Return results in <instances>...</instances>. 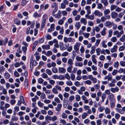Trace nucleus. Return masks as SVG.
Listing matches in <instances>:
<instances>
[{
  "instance_id": "38",
  "label": "nucleus",
  "mask_w": 125,
  "mask_h": 125,
  "mask_svg": "<svg viewBox=\"0 0 125 125\" xmlns=\"http://www.w3.org/2000/svg\"><path fill=\"white\" fill-rule=\"evenodd\" d=\"M110 40L113 42H115L117 41V38L116 37L114 36Z\"/></svg>"
},
{
  "instance_id": "34",
  "label": "nucleus",
  "mask_w": 125,
  "mask_h": 125,
  "mask_svg": "<svg viewBox=\"0 0 125 125\" xmlns=\"http://www.w3.org/2000/svg\"><path fill=\"white\" fill-rule=\"evenodd\" d=\"M119 40L122 42H124L125 41V34H123L120 38Z\"/></svg>"
},
{
  "instance_id": "49",
  "label": "nucleus",
  "mask_w": 125,
  "mask_h": 125,
  "mask_svg": "<svg viewBox=\"0 0 125 125\" xmlns=\"http://www.w3.org/2000/svg\"><path fill=\"white\" fill-rule=\"evenodd\" d=\"M101 51V49L100 48H98L96 49V51L97 55H99L100 54V52Z\"/></svg>"
},
{
  "instance_id": "62",
  "label": "nucleus",
  "mask_w": 125,
  "mask_h": 125,
  "mask_svg": "<svg viewBox=\"0 0 125 125\" xmlns=\"http://www.w3.org/2000/svg\"><path fill=\"white\" fill-rule=\"evenodd\" d=\"M62 117L63 118L66 119L67 117V115L64 113L63 112L62 114Z\"/></svg>"
},
{
  "instance_id": "23",
  "label": "nucleus",
  "mask_w": 125,
  "mask_h": 125,
  "mask_svg": "<svg viewBox=\"0 0 125 125\" xmlns=\"http://www.w3.org/2000/svg\"><path fill=\"white\" fill-rule=\"evenodd\" d=\"M106 28L105 27H104L102 30L101 32V33L102 36H104L106 34Z\"/></svg>"
},
{
  "instance_id": "56",
  "label": "nucleus",
  "mask_w": 125,
  "mask_h": 125,
  "mask_svg": "<svg viewBox=\"0 0 125 125\" xmlns=\"http://www.w3.org/2000/svg\"><path fill=\"white\" fill-rule=\"evenodd\" d=\"M97 8L99 9H102L103 6L102 4L101 3H99L97 5Z\"/></svg>"
},
{
  "instance_id": "63",
  "label": "nucleus",
  "mask_w": 125,
  "mask_h": 125,
  "mask_svg": "<svg viewBox=\"0 0 125 125\" xmlns=\"http://www.w3.org/2000/svg\"><path fill=\"white\" fill-rule=\"evenodd\" d=\"M117 7L116 6L114 5H112L110 6V10L111 11L114 10L115 9H116V7Z\"/></svg>"
},
{
  "instance_id": "25",
  "label": "nucleus",
  "mask_w": 125,
  "mask_h": 125,
  "mask_svg": "<svg viewBox=\"0 0 125 125\" xmlns=\"http://www.w3.org/2000/svg\"><path fill=\"white\" fill-rule=\"evenodd\" d=\"M67 63L68 65H72L73 64V60L71 58L68 59Z\"/></svg>"
},
{
  "instance_id": "4",
  "label": "nucleus",
  "mask_w": 125,
  "mask_h": 125,
  "mask_svg": "<svg viewBox=\"0 0 125 125\" xmlns=\"http://www.w3.org/2000/svg\"><path fill=\"white\" fill-rule=\"evenodd\" d=\"M53 16L55 18L59 19L61 17V12L59 10L57 13L53 15Z\"/></svg>"
},
{
  "instance_id": "11",
  "label": "nucleus",
  "mask_w": 125,
  "mask_h": 125,
  "mask_svg": "<svg viewBox=\"0 0 125 125\" xmlns=\"http://www.w3.org/2000/svg\"><path fill=\"white\" fill-rule=\"evenodd\" d=\"M32 61L33 57H32L31 58L30 60V66H32L33 65L34 66H36L37 64V62L35 60L33 61V63H32Z\"/></svg>"
},
{
  "instance_id": "59",
  "label": "nucleus",
  "mask_w": 125,
  "mask_h": 125,
  "mask_svg": "<svg viewBox=\"0 0 125 125\" xmlns=\"http://www.w3.org/2000/svg\"><path fill=\"white\" fill-rule=\"evenodd\" d=\"M83 122L85 124H89L90 122V121L89 119H86Z\"/></svg>"
},
{
  "instance_id": "57",
  "label": "nucleus",
  "mask_w": 125,
  "mask_h": 125,
  "mask_svg": "<svg viewBox=\"0 0 125 125\" xmlns=\"http://www.w3.org/2000/svg\"><path fill=\"white\" fill-rule=\"evenodd\" d=\"M22 49L23 51V53L25 54L26 53V51L27 49V47L22 46Z\"/></svg>"
},
{
  "instance_id": "14",
  "label": "nucleus",
  "mask_w": 125,
  "mask_h": 125,
  "mask_svg": "<svg viewBox=\"0 0 125 125\" xmlns=\"http://www.w3.org/2000/svg\"><path fill=\"white\" fill-rule=\"evenodd\" d=\"M72 40V38H67L66 37H65L63 39V41L64 42L66 43L67 42H71Z\"/></svg>"
},
{
  "instance_id": "32",
  "label": "nucleus",
  "mask_w": 125,
  "mask_h": 125,
  "mask_svg": "<svg viewBox=\"0 0 125 125\" xmlns=\"http://www.w3.org/2000/svg\"><path fill=\"white\" fill-rule=\"evenodd\" d=\"M104 106H100L98 108V110L99 112H102L104 111Z\"/></svg>"
},
{
  "instance_id": "28",
  "label": "nucleus",
  "mask_w": 125,
  "mask_h": 125,
  "mask_svg": "<svg viewBox=\"0 0 125 125\" xmlns=\"http://www.w3.org/2000/svg\"><path fill=\"white\" fill-rule=\"evenodd\" d=\"M39 55V53L37 52H36L34 54V55L35 56L36 58L37 61H38L40 58V57Z\"/></svg>"
},
{
  "instance_id": "33",
  "label": "nucleus",
  "mask_w": 125,
  "mask_h": 125,
  "mask_svg": "<svg viewBox=\"0 0 125 125\" xmlns=\"http://www.w3.org/2000/svg\"><path fill=\"white\" fill-rule=\"evenodd\" d=\"M115 106V101H110V106L111 108H113Z\"/></svg>"
},
{
  "instance_id": "61",
  "label": "nucleus",
  "mask_w": 125,
  "mask_h": 125,
  "mask_svg": "<svg viewBox=\"0 0 125 125\" xmlns=\"http://www.w3.org/2000/svg\"><path fill=\"white\" fill-rule=\"evenodd\" d=\"M37 104L39 107H42L44 105V104L42 103L40 101H38Z\"/></svg>"
},
{
  "instance_id": "22",
  "label": "nucleus",
  "mask_w": 125,
  "mask_h": 125,
  "mask_svg": "<svg viewBox=\"0 0 125 125\" xmlns=\"http://www.w3.org/2000/svg\"><path fill=\"white\" fill-rule=\"evenodd\" d=\"M101 2L103 3L104 6H107L108 4L107 0H101Z\"/></svg>"
},
{
  "instance_id": "24",
  "label": "nucleus",
  "mask_w": 125,
  "mask_h": 125,
  "mask_svg": "<svg viewBox=\"0 0 125 125\" xmlns=\"http://www.w3.org/2000/svg\"><path fill=\"white\" fill-rule=\"evenodd\" d=\"M62 105L61 104H57V107L56 109V110L58 112L60 111L62 107Z\"/></svg>"
},
{
  "instance_id": "12",
  "label": "nucleus",
  "mask_w": 125,
  "mask_h": 125,
  "mask_svg": "<svg viewBox=\"0 0 125 125\" xmlns=\"http://www.w3.org/2000/svg\"><path fill=\"white\" fill-rule=\"evenodd\" d=\"M59 72V73H64L66 72V69L63 67H59L58 68Z\"/></svg>"
},
{
  "instance_id": "55",
  "label": "nucleus",
  "mask_w": 125,
  "mask_h": 125,
  "mask_svg": "<svg viewBox=\"0 0 125 125\" xmlns=\"http://www.w3.org/2000/svg\"><path fill=\"white\" fill-rule=\"evenodd\" d=\"M74 99V97L73 95H72L70 97L68 100L69 101L72 102Z\"/></svg>"
},
{
  "instance_id": "2",
  "label": "nucleus",
  "mask_w": 125,
  "mask_h": 125,
  "mask_svg": "<svg viewBox=\"0 0 125 125\" xmlns=\"http://www.w3.org/2000/svg\"><path fill=\"white\" fill-rule=\"evenodd\" d=\"M124 32L123 30H122L120 32H119L117 30H116L114 32L113 35H116L117 38H119L121 37L122 34L124 33Z\"/></svg>"
},
{
  "instance_id": "58",
  "label": "nucleus",
  "mask_w": 125,
  "mask_h": 125,
  "mask_svg": "<svg viewBox=\"0 0 125 125\" xmlns=\"http://www.w3.org/2000/svg\"><path fill=\"white\" fill-rule=\"evenodd\" d=\"M113 30L112 29L109 30L108 31V36L109 37H111L112 34L113 33Z\"/></svg>"
},
{
  "instance_id": "52",
  "label": "nucleus",
  "mask_w": 125,
  "mask_h": 125,
  "mask_svg": "<svg viewBox=\"0 0 125 125\" xmlns=\"http://www.w3.org/2000/svg\"><path fill=\"white\" fill-rule=\"evenodd\" d=\"M67 23L69 24L72 23L73 22V20L72 18V17H70L67 20Z\"/></svg>"
},
{
  "instance_id": "37",
  "label": "nucleus",
  "mask_w": 125,
  "mask_h": 125,
  "mask_svg": "<svg viewBox=\"0 0 125 125\" xmlns=\"http://www.w3.org/2000/svg\"><path fill=\"white\" fill-rule=\"evenodd\" d=\"M75 65L76 66L81 67L83 65V63L81 62H77L75 63Z\"/></svg>"
},
{
  "instance_id": "35",
  "label": "nucleus",
  "mask_w": 125,
  "mask_h": 125,
  "mask_svg": "<svg viewBox=\"0 0 125 125\" xmlns=\"http://www.w3.org/2000/svg\"><path fill=\"white\" fill-rule=\"evenodd\" d=\"M73 68V66L72 65H70L67 68V71L69 73H71Z\"/></svg>"
},
{
  "instance_id": "9",
  "label": "nucleus",
  "mask_w": 125,
  "mask_h": 125,
  "mask_svg": "<svg viewBox=\"0 0 125 125\" xmlns=\"http://www.w3.org/2000/svg\"><path fill=\"white\" fill-rule=\"evenodd\" d=\"M104 80H108V81H111L112 79V77L111 74H109L108 75L105 76L104 78Z\"/></svg>"
},
{
  "instance_id": "45",
  "label": "nucleus",
  "mask_w": 125,
  "mask_h": 125,
  "mask_svg": "<svg viewBox=\"0 0 125 125\" xmlns=\"http://www.w3.org/2000/svg\"><path fill=\"white\" fill-rule=\"evenodd\" d=\"M76 60L78 62L81 61L83 60V59L82 57H79V56H77L75 57Z\"/></svg>"
},
{
  "instance_id": "43",
  "label": "nucleus",
  "mask_w": 125,
  "mask_h": 125,
  "mask_svg": "<svg viewBox=\"0 0 125 125\" xmlns=\"http://www.w3.org/2000/svg\"><path fill=\"white\" fill-rule=\"evenodd\" d=\"M75 98L76 101H79L81 100L80 96L79 95H75Z\"/></svg>"
},
{
  "instance_id": "1",
  "label": "nucleus",
  "mask_w": 125,
  "mask_h": 125,
  "mask_svg": "<svg viewBox=\"0 0 125 125\" xmlns=\"http://www.w3.org/2000/svg\"><path fill=\"white\" fill-rule=\"evenodd\" d=\"M81 44L80 43L76 42L73 46V49L74 52L77 53L79 52V48Z\"/></svg>"
},
{
  "instance_id": "5",
  "label": "nucleus",
  "mask_w": 125,
  "mask_h": 125,
  "mask_svg": "<svg viewBox=\"0 0 125 125\" xmlns=\"http://www.w3.org/2000/svg\"><path fill=\"white\" fill-rule=\"evenodd\" d=\"M66 19L65 17H63L62 19H61L58 21V24L60 25H62L64 23V21Z\"/></svg>"
},
{
  "instance_id": "31",
  "label": "nucleus",
  "mask_w": 125,
  "mask_h": 125,
  "mask_svg": "<svg viewBox=\"0 0 125 125\" xmlns=\"http://www.w3.org/2000/svg\"><path fill=\"white\" fill-rule=\"evenodd\" d=\"M75 26L76 28L78 30L80 27L81 24L79 22H77L75 24Z\"/></svg>"
},
{
  "instance_id": "19",
  "label": "nucleus",
  "mask_w": 125,
  "mask_h": 125,
  "mask_svg": "<svg viewBox=\"0 0 125 125\" xmlns=\"http://www.w3.org/2000/svg\"><path fill=\"white\" fill-rule=\"evenodd\" d=\"M90 6H86L85 7V9L86 10L87 14H90L91 12L90 9Z\"/></svg>"
},
{
  "instance_id": "39",
  "label": "nucleus",
  "mask_w": 125,
  "mask_h": 125,
  "mask_svg": "<svg viewBox=\"0 0 125 125\" xmlns=\"http://www.w3.org/2000/svg\"><path fill=\"white\" fill-rule=\"evenodd\" d=\"M88 115L87 113L86 112L83 113L82 115V119H84L86 118Z\"/></svg>"
},
{
  "instance_id": "41",
  "label": "nucleus",
  "mask_w": 125,
  "mask_h": 125,
  "mask_svg": "<svg viewBox=\"0 0 125 125\" xmlns=\"http://www.w3.org/2000/svg\"><path fill=\"white\" fill-rule=\"evenodd\" d=\"M104 111L106 114H109L110 112V109L107 107H106L105 109H104Z\"/></svg>"
},
{
  "instance_id": "40",
  "label": "nucleus",
  "mask_w": 125,
  "mask_h": 125,
  "mask_svg": "<svg viewBox=\"0 0 125 125\" xmlns=\"http://www.w3.org/2000/svg\"><path fill=\"white\" fill-rule=\"evenodd\" d=\"M45 38L46 39L50 40L52 39V37L49 34L46 33L45 36Z\"/></svg>"
},
{
  "instance_id": "60",
  "label": "nucleus",
  "mask_w": 125,
  "mask_h": 125,
  "mask_svg": "<svg viewBox=\"0 0 125 125\" xmlns=\"http://www.w3.org/2000/svg\"><path fill=\"white\" fill-rule=\"evenodd\" d=\"M52 91L54 94H57L58 91L56 88H53L52 89Z\"/></svg>"
},
{
  "instance_id": "51",
  "label": "nucleus",
  "mask_w": 125,
  "mask_h": 125,
  "mask_svg": "<svg viewBox=\"0 0 125 125\" xmlns=\"http://www.w3.org/2000/svg\"><path fill=\"white\" fill-rule=\"evenodd\" d=\"M81 16L79 15H76V16L74 17V20L75 21H78L80 19Z\"/></svg>"
},
{
  "instance_id": "15",
  "label": "nucleus",
  "mask_w": 125,
  "mask_h": 125,
  "mask_svg": "<svg viewBox=\"0 0 125 125\" xmlns=\"http://www.w3.org/2000/svg\"><path fill=\"white\" fill-rule=\"evenodd\" d=\"M117 47H118L116 45H114L113 47L111 49V52L112 53H113L116 52Z\"/></svg>"
},
{
  "instance_id": "17",
  "label": "nucleus",
  "mask_w": 125,
  "mask_h": 125,
  "mask_svg": "<svg viewBox=\"0 0 125 125\" xmlns=\"http://www.w3.org/2000/svg\"><path fill=\"white\" fill-rule=\"evenodd\" d=\"M96 57V55L94 54L92 56L91 58L92 61L93 63L96 65L97 64V61L95 59Z\"/></svg>"
},
{
  "instance_id": "10",
  "label": "nucleus",
  "mask_w": 125,
  "mask_h": 125,
  "mask_svg": "<svg viewBox=\"0 0 125 125\" xmlns=\"http://www.w3.org/2000/svg\"><path fill=\"white\" fill-rule=\"evenodd\" d=\"M20 100H19L18 101L17 105L18 106H20L21 103H24V100L23 97L21 96L20 97Z\"/></svg>"
},
{
  "instance_id": "6",
  "label": "nucleus",
  "mask_w": 125,
  "mask_h": 125,
  "mask_svg": "<svg viewBox=\"0 0 125 125\" xmlns=\"http://www.w3.org/2000/svg\"><path fill=\"white\" fill-rule=\"evenodd\" d=\"M94 14L95 16L100 17L103 15L102 13L98 10H95L94 12Z\"/></svg>"
},
{
  "instance_id": "27",
  "label": "nucleus",
  "mask_w": 125,
  "mask_h": 125,
  "mask_svg": "<svg viewBox=\"0 0 125 125\" xmlns=\"http://www.w3.org/2000/svg\"><path fill=\"white\" fill-rule=\"evenodd\" d=\"M42 89L45 92V93L46 94H49L51 92L49 90H47L46 87H43L42 88Z\"/></svg>"
},
{
  "instance_id": "16",
  "label": "nucleus",
  "mask_w": 125,
  "mask_h": 125,
  "mask_svg": "<svg viewBox=\"0 0 125 125\" xmlns=\"http://www.w3.org/2000/svg\"><path fill=\"white\" fill-rule=\"evenodd\" d=\"M81 98L84 101V102L85 103L87 104L88 103L89 101L87 99V98L86 96L83 95L81 96Z\"/></svg>"
},
{
  "instance_id": "42",
  "label": "nucleus",
  "mask_w": 125,
  "mask_h": 125,
  "mask_svg": "<svg viewBox=\"0 0 125 125\" xmlns=\"http://www.w3.org/2000/svg\"><path fill=\"white\" fill-rule=\"evenodd\" d=\"M82 34L83 36L86 38H88L90 35V34L88 33L83 32Z\"/></svg>"
},
{
  "instance_id": "21",
  "label": "nucleus",
  "mask_w": 125,
  "mask_h": 125,
  "mask_svg": "<svg viewBox=\"0 0 125 125\" xmlns=\"http://www.w3.org/2000/svg\"><path fill=\"white\" fill-rule=\"evenodd\" d=\"M42 49L44 50H48L50 48V46L48 44L42 45Z\"/></svg>"
},
{
  "instance_id": "53",
  "label": "nucleus",
  "mask_w": 125,
  "mask_h": 125,
  "mask_svg": "<svg viewBox=\"0 0 125 125\" xmlns=\"http://www.w3.org/2000/svg\"><path fill=\"white\" fill-rule=\"evenodd\" d=\"M85 51V49L84 47L82 46H81L80 49V51L81 53H83Z\"/></svg>"
},
{
  "instance_id": "47",
  "label": "nucleus",
  "mask_w": 125,
  "mask_h": 125,
  "mask_svg": "<svg viewBox=\"0 0 125 125\" xmlns=\"http://www.w3.org/2000/svg\"><path fill=\"white\" fill-rule=\"evenodd\" d=\"M46 72L49 75H51L52 74V71L49 69H47Z\"/></svg>"
},
{
  "instance_id": "29",
  "label": "nucleus",
  "mask_w": 125,
  "mask_h": 125,
  "mask_svg": "<svg viewBox=\"0 0 125 125\" xmlns=\"http://www.w3.org/2000/svg\"><path fill=\"white\" fill-rule=\"evenodd\" d=\"M84 83L85 84H87L90 85L92 84V82L89 80L85 81L84 82Z\"/></svg>"
},
{
  "instance_id": "50",
  "label": "nucleus",
  "mask_w": 125,
  "mask_h": 125,
  "mask_svg": "<svg viewBox=\"0 0 125 125\" xmlns=\"http://www.w3.org/2000/svg\"><path fill=\"white\" fill-rule=\"evenodd\" d=\"M100 41L101 40L100 39H97L95 44V46L96 47L98 46L100 43Z\"/></svg>"
},
{
  "instance_id": "8",
  "label": "nucleus",
  "mask_w": 125,
  "mask_h": 125,
  "mask_svg": "<svg viewBox=\"0 0 125 125\" xmlns=\"http://www.w3.org/2000/svg\"><path fill=\"white\" fill-rule=\"evenodd\" d=\"M108 97L110 101H115V96L112 93H111L110 95H108Z\"/></svg>"
},
{
  "instance_id": "36",
  "label": "nucleus",
  "mask_w": 125,
  "mask_h": 125,
  "mask_svg": "<svg viewBox=\"0 0 125 125\" xmlns=\"http://www.w3.org/2000/svg\"><path fill=\"white\" fill-rule=\"evenodd\" d=\"M112 24V23L109 21H108L106 22L105 24V25L106 27H108L111 26Z\"/></svg>"
},
{
  "instance_id": "3",
  "label": "nucleus",
  "mask_w": 125,
  "mask_h": 125,
  "mask_svg": "<svg viewBox=\"0 0 125 125\" xmlns=\"http://www.w3.org/2000/svg\"><path fill=\"white\" fill-rule=\"evenodd\" d=\"M68 2L67 0H64L63 2L61 3V7L62 9H64L66 7V5H68Z\"/></svg>"
},
{
  "instance_id": "30",
  "label": "nucleus",
  "mask_w": 125,
  "mask_h": 125,
  "mask_svg": "<svg viewBox=\"0 0 125 125\" xmlns=\"http://www.w3.org/2000/svg\"><path fill=\"white\" fill-rule=\"evenodd\" d=\"M95 46H93L91 47V50L90 51V53L92 54H94L95 52Z\"/></svg>"
},
{
  "instance_id": "26",
  "label": "nucleus",
  "mask_w": 125,
  "mask_h": 125,
  "mask_svg": "<svg viewBox=\"0 0 125 125\" xmlns=\"http://www.w3.org/2000/svg\"><path fill=\"white\" fill-rule=\"evenodd\" d=\"M80 21L81 23H83L84 25H86L87 24V21L84 18H82Z\"/></svg>"
},
{
  "instance_id": "48",
  "label": "nucleus",
  "mask_w": 125,
  "mask_h": 125,
  "mask_svg": "<svg viewBox=\"0 0 125 125\" xmlns=\"http://www.w3.org/2000/svg\"><path fill=\"white\" fill-rule=\"evenodd\" d=\"M66 83L67 85L69 86H71L73 85L72 82L70 81H67L66 82Z\"/></svg>"
},
{
  "instance_id": "7",
  "label": "nucleus",
  "mask_w": 125,
  "mask_h": 125,
  "mask_svg": "<svg viewBox=\"0 0 125 125\" xmlns=\"http://www.w3.org/2000/svg\"><path fill=\"white\" fill-rule=\"evenodd\" d=\"M89 14H86L85 15V17L88 19L93 20L94 19V15H89Z\"/></svg>"
},
{
  "instance_id": "20",
  "label": "nucleus",
  "mask_w": 125,
  "mask_h": 125,
  "mask_svg": "<svg viewBox=\"0 0 125 125\" xmlns=\"http://www.w3.org/2000/svg\"><path fill=\"white\" fill-rule=\"evenodd\" d=\"M111 15L112 18L114 19L116 18L117 17L118 14L115 11H113L111 13Z\"/></svg>"
},
{
  "instance_id": "18",
  "label": "nucleus",
  "mask_w": 125,
  "mask_h": 125,
  "mask_svg": "<svg viewBox=\"0 0 125 125\" xmlns=\"http://www.w3.org/2000/svg\"><path fill=\"white\" fill-rule=\"evenodd\" d=\"M107 41L105 40H103L102 41L101 43V45L102 47L104 48H106L107 47V45L106 44Z\"/></svg>"
},
{
  "instance_id": "13",
  "label": "nucleus",
  "mask_w": 125,
  "mask_h": 125,
  "mask_svg": "<svg viewBox=\"0 0 125 125\" xmlns=\"http://www.w3.org/2000/svg\"><path fill=\"white\" fill-rule=\"evenodd\" d=\"M110 90L112 92L115 93V92H118L119 90V88L117 87H116L115 88H111Z\"/></svg>"
},
{
  "instance_id": "44",
  "label": "nucleus",
  "mask_w": 125,
  "mask_h": 125,
  "mask_svg": "<svg viewBox=\"0 0 125 125\" xmlns=\"http://www.w3.org/2000/svg\"><path fill=\"white\" fill-rule=\"evenodd\" d=\"M4 76L6 79H9L10 76V74L8 73H5L4 74Z\"/></svg>"
},
{
  "instance_id": "64",
  "label": "nucleus",
  "mask_w": 125,
  "mask_h": 125,
  "mask_svg": "<svg viewBox=\"0 0 125 125\" xmlns=\"http://www.w3.org/2000/svg\"><path fill=\"white\" fill-rule=\"evenodd\" d=\"M52 71L54 73H57L58 72L57 69L55 67L53 68L52 69Z\"/></svg>"
},
{
  "instance_id": "46",
  "label": "nucleus",
  "mask_w": 125,
  "mask_h": 125,
  "mask_svg": "<svg viewBox=\"0 0 125 125\" xmlns=\"http://www.w3.org/2000/svg\"><path fill=\"white\" fill-rule=\"evenodd\" d=\"M110 10L109 9H107L104 11V15H106L110 13Z\"/></svg>"
},
{
  "instance_id": "54",
  "label": "nucleus",
  "mask_w": 125,
  "mask_h": 125,
  "mask_svg": "<svg viewBox=\"0 0 125 125\" xmlns=\"http://www.w3.org/2000/svg\"><path fill=\"white\" fill-rule=\"evenodd\" d=\"M119 65V63L118 62H116L113 64L114 67L116 69H118Z\"/></svg>"
}]
</instances>
